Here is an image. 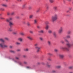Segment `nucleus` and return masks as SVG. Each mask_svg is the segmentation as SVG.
<instances>
[{
	"label": "nucleus",
	"mask_w": 73,
	"mask_h": 73,
	"mask_svg": "<svg viewBox=\"0 0 73 73\" xmlns=\"http://www.w3.org/2000/svg\"><path fill=\"white\" fill-rule=\"evenodd\" d=\"M63 39H64L65 41L68 42L66 44V45H67V47H61L60 48V49H62L63 50V51H69V48H70L72 46H73V42L70 43L69 42L67 39H66V38L65 37H63Z\"/></svg>",
	"instance_id": "f257e3e1"
},
{
	"label": "nucleus",
	"mask_w": 73,
	"mask_h": 73,
	"mask_svg": "<svg viewBox=\"0 0 73 73\" xmlns=\"http://www.w3.org/2000/svg\"><path fill=\"white\" fill-rule=\"evenodd\" d=\"M0 41H1L3 43H0V46L1 48H7L8 46L4 44V43L5 42V41L2 38H0Z\"/></svg>",
	"instance_id": "f03ea898"
},
{
	"label": "nucleus",
	"mask_w": 73,
	"mask_h": 73,
	"mask_svg": "<svg viewBox=\"0 0 73 73\" xmlns=\"http://www.w3.org/2000/svg\"><path fill=\"white\" fill-rule=\"evenodd\" d=\"M58 17V15L56 14L54 16L52 17L51 18V21L52 22H54L55 21H56L57 20Z\"/></svg>",
	"instance_id": "7ed1b4c3"
},
{
	"label": "nucleus",
	"mask_w": 73,
	"mask_h": 73,
	"mask_svg": "<svg viewBox=\"0 0 73 73\" xmlns=\"http://www.w3.org/2000/svg\"><path fill=\"white\" fill-rule=\"evenodd\" d=\"M38 43H36L34 45V46L35 47V48L36 49V52L37 53H38V52H39L40 50V47L37 46H38Z\"/></svg>",
	"instance_id": "20e7f679"
},
{
	"label": "nucleus",
	"mask_w": 73,
	"mask_h": 73,
	"mask_svg": "<svg viewBox=\"0 0 73 73\" xmlns=\"http://www.w3.org/2000/svg\"><path fill=\"white\" fill-rule=\"evenodd\" d=\"M63 29H64V28L62 27H60V29L58 31L59 33H61L62 31H63Z\"/></svg>",
	"instance_id": "39448f33"
},
{
	"label": "nucleus",
	"mask_w": 73,
	"mask_h": 73,
	"mask_svg": "<svg viewBox=\"0 0 73 73\" xmlns=\"http://www.w3.org/2000/svg\"><path fill=\"white\" fill-rule=\"evenodd\" d=\"M27 38L28 39H29V40H33V38L30 36H28L27 37Z\"/></svg>",
	"instance_id": "423d86ee"
},
{
	"label": "nucleus",
	"mask_w": 73,
	"mask_h": 73,
	"mask_svg": "<svg viewBox=\"0 0 73 73\" xmlns=\"http://www.w3.org/2000/svg\"><path fill=\"white\" fill-rule=\"evenodd\" d=\"M9 25L10 27L13 25V23L12 21H10L9 22Z\"/></svg>",
	"instance_id": "0eeeda50"
},
{
	"label": "nucleus",
	"mask_w": 73,
	"mask_h": 73,
	"mask_svg": "<svg viewBox=\"0 0 73 73\" xmlns=\"http://www.w3.org/2000/svg\"><path fill=\"white\" fill-rule=\"evenodd\" d=\"M59 56L61 58H63L64 57V56L63 54H60L59 55Z\"/></svg>",
	"instance_id": "6e6552de"
},
{
	"label": "nucleus",
	"mask_w": 73,
	"mask_h": 73,
	"mask_svg": "<svg viewBox=\"0 0 73 73\" xmlns=\"http://www.w3.org/2000/svg\"><path fill=\"white\" fill-rule=\"evenodd\" d=\"M34 24H36L37 23V20L35 19L34 20Z\"/></svg>",
	"instance_id": "1a4fd4ad"
},
{
	"label": "nucleus",
	"mask_w": 73,
	"mask_h": 73,
	"mask_svg": "<svg viewBox=\"0 0 73 73\" xmlns=\"http://www.w3.org/2000/svg\"><path fill=\"white\" fill-rule=\"evenodd\" d=\"M47 44L48 45H51L52 43H51V41L48 40L47 42Z\"/></svg>",
	"instance_id": "9d476101"
},
{
	"label": "nucleus",
	"mask_w": 73,
	"mask_h": 73,
	"mask_svg": "<svg viewBox=\"0 0 73 73\" xmlns=\"http://www.w3.org/2000/svg\"><path fill=\"white\" fill-rule=\"evenodd\" d=\"M18 40L19 41H20L21 42H22V41H23V39L21 38H18Z\"/></svg>",
	"instance_id": "9b49d317"
},
{
	"label": "nucleus",
	"mask_w": 73,
	"mask_h": 73,
	"mask_svg": "<svg viewBox=\"0 0 73 73\" xmlns=\"http://www.w3.org/2000/svg\"><path fill=\"white\" fill-rule=\"evenodd\" d=\"M48 28H49V25H47L45 27V29L46 30H48Z\"/></svg>",
	"instance_id": "f8f14e48"
},
{
	"label": "nucleus",
	"mask_w": 73,
	"mask_h": 73,
	"mask_svg": "<svg viewBox=\"0 0 73 73\" xmlns=\"http://www.w3.org/2000/svg\"><path fill=\"white\" fill-rule=\"evenodd\" d=\"M49 1L50 3H53L54 2V0H49Z\"/></svg>",
	"instance_id": "ddd939ff"
},
{
	"label": "nucleus",
	"mask_w": 73,
	"mask_h": 73,
	"mask_svg": "<svg viewBox=\"0 0 73 73\" xmlns=\"http://www.w3.org/2000/svg\"><path fill=\"white\" fill-rule=\"evenodd\" d=\"M2 5L3 7H7V5L5 4H2Z\"/></svg>",
	"instance_id": "4468645a"
},
{
	"label": "nucleus",
	"mask_w": 73,
	"mask_h": 73,
	"mask_svg": "<svg viewBox=\"0 0 73 73\" xmlns=\"http://www.w3.org/2000/svg\"><path fill=\"white\" fill-rule=\"evenodd\" d=\"M39 33H44V30H41L39 31Z\"/></svg>",
	"instance_id": "2eb2a0df"
},
{
	"label": "nucleus",
	"mask_w": 73,
	"mask_h": 73,
	"mask_svg": "<svg viewBox=\"0 0 73 73\" xmlns=\"http://www.w3.org/2000/svg\"><path fill=\"white\" fill-rule=\"evenodd\" d=\"M53 35L54 37H56V36H57V35L56 34V32H54L53 33Z\"/></svg>",
	"instance_id": "dca6fc26"
},
{
	"label": "nucleus",
	"mask_w": 73,
	"mask_h": 73,
	"mask_svg": "<svg viewBox=\"0 0 73 73\" xmlns=\"http://www.w3.org/2000/svg\"><path fill=\"white\" fill-rule=\"evenodd\" d=\"M8 31H9V32H12V29L11 28H9L8 29Z\"/></svg>",
	"instance_id": "f3484780"
},
{
	"label": "nucleus",
	"mask_w": 73,
	"mask_h": 73,
	"mask_svg": "<svg viewBox=\"0 0 73 73\" xmlns=\"http://www.w3.org/2000/svg\"><path fill=\"white\" fill-rule=\"evenodd\" d=\"M10 52L11 53H15V51L13 50H10Z\"/></svg>",
	"instance_id": "a211bd4d"
},
{
	"label": "nucleus",
	"mask_w": 73,
	"mask_h": 73,
	"mask_svg": "<svg viewBox=\"0 0 73 73\" xmlns=\"http://www.w3.org/2000/svg\"><path fill=\"white\" fill-rule=\"evenodd\" d=\"M12 33L13 35H16L17 34V31L13 32Z\"/></svg>",
	"instance_id": "6ab92c4d"
},
{
	"label": "nucleus",
	"mask_w": 73,
	"mask_h": 73,
	"mask_svg": "<svg viewBox=\"0 0 73 73\" xmlns=\"http://www.w3.org/2000/svg\"><path fill=\"white\" fill-rule=\"evenodd\" d=\"M55 10H57V6H55L53 7V8Z\"/></svg>",
	"instance_id": "aec40b11"
},
{
	"label": "nucleus",
	"mask_w": 73,
	"mask_h": 73,
	"mask_svg": "<svg viewBox=\"0 0 73 73\" xmlns=\"http://www.w3.org/2000/svg\"><path fill=\"white\" fill-rule=\"evenodd\" d=\"M16 45H20L21 44L20 43V42H16Z\"/></svg>",
	"instance_id": "412c9836"
},
{
	"label": "nucleus",
	"mask_w": 73,
	"mask_h": 73,
	"mask_svg": "<svg viewBox=\"0 0 73 73\" xmlns=\"http://www.w3.org/2000/svg\"><path fill=\"white\" fill-rule=\"evenodd\" d=\"M33 15H30V16L29 17V18L30 19H32V17H33Z\"/></svg>",
	"instance_id": "4be33fe9"
},
{
	"label": "nucleus",
	"mask_w": 73,
	"mask_h": 73,
	"mask_svg": "<svg viewBox=\"0 0 73 73\" xmlns=\"http://www.w3.org/2000/svg\"><path fill=\"white\" fill-rule=\"evenodd\" d=\"M6 20L7 22H10V21H9V19H6Z\"/></svg>",
	"instance_id": "5701e85b"
},
{
	"label": "nucleus",
	"mask_w": 73,
	"mask_h": 73,
	"mask_svg": "<svg viewBox=\"0 0 73 73\" xmlns=\"http://www.w3.org/2000/svg\"><path fill=\"white\" fill-rule=\"evenodd\" d=\"M56 68H58V69H59V68H61V66H58L56 67Z\"/></svg>",
	"instance_id": "b1692460"
},
{
	"label": "nucleus",
	"mask_w": 73,
	"mask_h": 73,
	"mask_svg": "<svg viewBox=\"0 0 73 73\" xmlns=\"http://www.w3.org/2000/svg\"><path fill=\"white\" fill-rule=\"evenodd\" d=\"M26 68L27 69H31L32 68L30 66H27L26 67Z\"/></svg>",
	"instance_id": "393cba45"
},
{
	"label": "nucleus",
	"mask_w": 73,
	"mask_h": 73,
	"mask_svg": "<svg viewBox=\"0 0 73 73\" xmlns=\"http://www.w3.org/2000/svg\"><path fill=\"white\" fill-rule=\"evenodd\" d=\"M27 25L29 26L30 25H31V23H30L29 22H27Z\"/></svg>",
	"instance_id": "a878e982"
},
{
	"label": "nucleus",
	"mask_w": 73,
	"mask_h": 73,
	"mask_svg": "<svg viewBox=\"0 0 73 73\" xmlns=\"http://www.w3.org/2000/svg\"><path fill=\"white\" fill-rule=\"evenodd\" d=\"M20 34L22 36H24V34L23 32H21L20 33Z\"/></svg>",
	"instance_id": "bb28decb"
},
{
	"label": "nucleus",
	"mask_w": 73,
	"mask_h": 73,
	"mask_svg": "<svg viewBox=\"0 0 73 73\" xmlns=\"http://www.w3.org/2000/svg\"><path fill=\"white\" fill-rule=\"evenodd\" d=\"M54 51L55 52H58V49H54Z\"/></svg>",
	"instance_id": "cd10ccee"
},
{
	"label": "nucleus",
	"mask_w": 73,
	"mask_h": 73,
	"mask_svg": "<svg viewBox=\"0 0 73 73\" xmlns=\"http://www.w3.org/2000/svg\"><path fill=\"white\" fill-rule=\"evenodd\" d=\"M29 33H31V34H33V31H29Z\"/></svg>",
	"instance_id": "c85d7f7f"
},
{
	"label": "nucleus",
	"mask_w": 73,
	"mask_h": 73,
	"mask_svg": "<svg viewBox=\"0 0 73 73\" xmlns=\"http://www.w3.org/2000/svg\"><path fill=\"white\" fill-rule=\"evenodd\" d=\"M39 39L40 41H42L43 40V38L41 37H40L39 38Z\"/></svg>",
	"instance_id": "c756f323"
},
{
	"label": "nucleus",
	"mask_w": 73,
	"mask_h": 73,
	"mask_svg": "<svg viewBox=\"0 0 73 73\" xmlns=\"http://www.w3.org/2000/svg\"><path fill=\"white\" fill-rule=\"evenodd\" d=\"M24 50L25 51H28L29 50V49H28V48H26Z\"/></svg>",
	"instance_id": "7c9ffc66"
},
{
	"label": "nucleus",
	"mask_w": 73,
	"mask_h": 73,
	"mask_svg": "<svg viewBox=\"0 0 73 73\" xmlns=\"http://www.w3.org/2000/svg\"><path fill=\"white\" fill-rule=\"evenodd\" d=\"M66 37L68 38H70V35H67L66 36Z\"/></svg>",
	"instance_id": "2f4dec72"
},
{
	"label": "nucleus",
	"mask_w": 73,
	"mask_h": 73,
	"mask_svg": "<svg viewBox=\"0 0 73 73\" xmlns=\"http://www.w3.org/2000/svg\"><path fill=\"white\" fill-rule=\"evenodd\" d=\"M40 10V9L39 8L36 11V12H39Z\"/></svg>",
	"instance_id": "473e14b6"
},
{
	"label": "nucleus",
	"mask_w": 73,
	"mask_h": 73,
	"mask_svg": "<svg viewBox=\"0 0 73 73\" xmlns=\"http://www.w3.org/2000/svg\"><path fill=\"white\" fill-rule=\"evenodd\" d=\"M45 24H49V22L48 21H46L45 22Z\"/></svg>",
	"instance_id": "72a5a7b5"
},
{
	"label": "nucleus",
	"mask_w": 73,
	"mask_h": 73,
	"mask_svg": "<svg viewBox=\"0 0 73 73\" xmlns=\"http://www.w3.org/2000/svg\"><path fill=\"white\" fill-rule=\"evenodd\" d=\"M47 66L48 67H50V65L48 64V63H47L46 64Z\"/></svg>",
	"instance_id": "f704fd0d"
},
{
	"label": "nucleus",
	"mask_w": 73,
	"mask_h": 73,
	"mask_svg": "<svg viewBox=\"0 0 73 73\" xmlns=\"http://www.w3.org/2000/svg\"><path fill=\"white\" fill-rule=\"evenodd\" d=\"M0 9V10H1V11H4V10H5V9L3 8H1Z\"/></svg>",
	"instance_id": "c9c22d12"
},
{
	"label": "nucleus",
	"mask_w": 73,
	"mask_h": 73,
	"mask_svg": "<svg viewBox=\"0 0 73 73\" xmlns=\"http://www.w3.org/2000/svg\"><path fill=\"white\" fill-rule=\"evenodd\" d=\"M37 28L38 29H40V26L39 25H38L37 26Z\"/></svg>",
	"instance_id": "e433bc0d"
},
{
	"label": "nucleus",
	"mask_w": 73,
	"mask_h": 73,
	"mask_svg": "<svg viewBox=\"0 0 73 73\" xmlns=\"http://www.w3.org/2000/svg\"><path fill=\"white\" fill-rule=\"evenodd\" d=\"M52 73H56V71L55 70H53L52 71Z\"/></svg>",
	"instance_id": "4c0bfd02"
},
{
	"label": "nucleus",
	"mask_w": 73,
	"mask_h": 73,
	"mask_svg": "<svg viewBox=\"0 0 73 73\" xmlns=\"http://www.w3.org/2000/svg\"><path fill=\"white\" fill-rule=\"evenodd\" d=\"M60 42H61V43H62V44H64V41L63 40H61L60 41Z\"/></svg>",
	"instance_id": "58836bf2"
},
{
	"label": "nucleus",
	"mask_w": 73,
	"mask_h": 73,
	"mask_svg": "<svg viewBox=\"0 0 73 73\" xmlns=\"http://www.w3.org/2000/svg\"><path fill=\"white\" fill-rule=\"evenodd\" d=\"M48 33H52V31H51L50 30L48 31Z\"/></svg>",
	"instance_id": "ea45409f"
},
{
	"label": "nucleus",
	"mask_w": 73,
	"mask_h": 73,
	"mask_svg": "<svg viewBox=\"0 0 73 73\" xmlns=\"http://www.w3.org/2000/svg\"><path fill=\"white\" fill-rule=\"evenodd\" d=\"M73 68V67L72 66H70L69 67V69H72Z\"/></svg>",
	"instance_id": "a19ab883"
},
{
	"label": "nucleus",
	"mask_w": 73,
	"mask_h": 73,
	"mask_svg": "<svg viewBox=\"0 0 73 73\" xmlns=\"http://www.w3.org/2000/svg\"><path fill=\"white\" fill-rule=\"evenodd\" d=\"M9 21H11V20H12V18H9Z\"/></svg>",
	"instance_id": "79ce46f5"
},
{
	"label": "nucleus",
	"mask_w": 73,
	"mask_h": 73,
	"mask_svg": "<svg viewBox=\"0 0 73 73\" xmlns=\"http://www.w3.org/2000/svg\"><path fill=\"white\" fill-rule=\"evenodd\" d=\"M0 19H2V20H4V19H5L4 17H1L0 18Z\"/></svg>",
	"instance_id": "37998d69"
},
{
	"label": "nucleus",
	"mask_w": 73,
	"mask_h": 73,
	"mask_svg": "<svg viewBox=\"0 0 73 73\" xmlns=\"http://www.w3.org/2000/svg\"><path fill=\"white\" fill-rule=\"evenodd\" d=\"M47 60H48V61H50L51 60V59H50V58H48L47 59Z\"/></svg>",
	"instance_id": "c03bdc74"
},
{
	"label": "nucleus",
	"mask_w": 73,
	"mask_h": 73,
	"mask_svg": "<svg viewBox=\"0 0 73 73\" xmlns=\"http://www.w3.org/2000/svg\"><path fill=\"white\" fill-rule=\"evenodd\" d=\"M5 39L6 40H8V38L7 37H5Z\"/></svg>",
	"instance_id": "a18cd8bd"
},
{
	"label": "nucleus",
	"mask_w": 73,
	"mask_h": 73,
	"mask_svg": "<svg viewBox=\"0 0 73 73\" xmlns=\"http://www.w3.org/2000/svg\"><path fill=\"white\" fill-rule=\"evenodd\" d=\"M23 63L24 64H27V62L24 61Z\"/></svg>",
	"instance_id": "49530a36"
},
{
	"label": "nucleus",
	"mask_w": 73,
	"mask_h": 73,
	"mask_svg": "<svg viewBox=\"0 0 73 73\" xmlns=\"http://www.w3.org/2000/svg\"><path fill=\"white\" fill-rule=\"evenodd\" d=\"M15 59H16V60H19V58L17 57H15Z\"/></svg>",
	"instance_id": "de8ad7c7"
},
{
	"label": "nucleus",
	"mask_w": 73,
	"mask_h": 73,
	"mask_svg": "<svg viewBox=\"0 0 73 73\" xmlns=\"http://www.w3.org/2000/svg\"><path fill=\"white\" fill-rule=\"evenodd\" d=\"M23 24H26V22L25 21L23 22Z\"/></svg>",
	"instance_id": "09e8293b"
},
{
	"label": "nucleus",
	"mask_w": 73,
	"mask_h": 73,
	"mask_svg": "<svg viewBox=\"0 0 73 73\" xmlns=\"http://www.w3.org/2000/svg\"><path fill=\"white\" fill-rule=\"evenodd\" d=\"M9 48H11V49H12V48H13V46H10Z\"/></svg>",
	"instance_id": "8fccbe9b"
},
{
	"label": "nucleus",
	"mask_w": 73,
	"mask_h": 73,
	"mask_svg": "<svg viewBox=\"0 0 73 73\" xmlns=\"http://www.w3.org/2000/svg\"><path fill=\"white\" fill-rule=\"evenodd\" d=\"M23 57H24V58H25V57H26V56L25 55H23Z\"/></svg>",
	"instance_id": "3c124183"
},
{
	"label": "nucleus",
	"mask_w": 73,
	"mask_h": 73,
	"mask_svg": "<svg viewBox=\"0 0 73 73\" xmlns=\"http://www.w3.org/2000/svg\"><path fill=\"white\" fill-rule=\"evenodd\" d=\"M15 14V13L14 12H13L11 13V15H13Z\"/></svg>",
	"instance_id": "603ef678"
},
{
	"label": "nucleus",
	"mask_w": 73,
	"mask_h": 73,
	"mask_svg": "<svg viewBox=\"0 0 73 73\" xmlns=\"http://www.w3.org/2000/svg\"><path fill=\"white\" fill-rule=\"evenodd\" d=\"M48 54L50 55V56H52V54H51V53H49Z\"/></svg>",
	"instance_id": "864d4df0"
},
{
	"label": "nucleus",
	"mask_w": 73,
	"mask_h": 73,
	"mask_svg": "<svg viewBox=\"0 0 73 73\" xmlns=\"http://www.w3.org/2000/svg\"><path fill=\"white\" fill-rule=\"evenodd\" d=\"M10 15V13H7V15Z\"/></svg>",
	"instance_id": "5fc2aeb1"
},
{
	"label": "nucleus",
	"mask_w": 73,
	"mask_h": 73,
	"mask_svg": "<svg viewBox=\"0 0 73 73\" xmlns=\"http://www.w3.org/2000/svg\"><path fill=\"white\" fill-rule=\"evenodd\" d=\"M69 10H71V9H72V8L71 7H70L69 8Z\"/></svg>",
	"instance_id": "6e6d98bb"
},
{
	"label": "nucleus",
	"mask_w": 73,
	"mask_h": 73,
	"mask_svg": "<svg viewBox=\"0 0 73 73\" xmlns=\"http://www.w3.org/2000/svg\"><path fill=\"white\" fill-rule=\"evenodd\" d=\"M25 4H24L23 5V7H25Z\"/></svg>",
	"instance_id": "4d7b16f0"
},
{
	"label": "nucleus",
	"mask_w": 73,
	"mask_h": 73,
	"mask_svg": "<svg viewBox=\"0 0 73 73\" xmlns=\"http://www.w3.org/2000/svg\"><path fill=\"white\" fill-rule=\"evenodd\" d=\"M47 9H49V7L47 6L46 7Z\"/></svg>",
	"instance_id": "13d9d810"
},
{
	"label": "nucleus",
	"mask_w": 73,
	"mask_h": 73,
	"mask_svg": "<svg viewBox=\"0 0 73 73\" xmlns=\"http://www.w3.org/2000/svg\"><path fill=\"white\" fill-rule=\"evenodd\" d=\"M16 18L17 19H19V17H17Z\"/></svg>",
	"instance_id": "bf43d9fd"
},
{
	"label": "nucleus",
	"mask_w": 73,
	"mask_h": 73,
	"mask_svg": "<svg viewBox=\"0 0 73 73\" xmlns=\"http://www.w3.org/2000/svg\"><path fill=\"white\" fill-rule=\"evenodd\" d=\"M29 9H31V8H32V7H29Z\"/></svg>",
	"instance_id": "052dcab7"
},
{
	"label": "nucleus",
	"mask_w": 73,
	"mask_h": 73,
	"mask_svg": "<svg viewBox=\"0 0 73 73\" xmlns=\"http://www.w3.org/2000/svg\"><path fill=\"white\" fill-rule=\"evenodd\" d=\"M20 50L19 49H18L17 50V51H20Z\"/></svg>",
	"instance_id": "680f3d73"
},
{
	"label": "nucleus",
	"mask_w": 73,
	"mask_h": 73,
	"mask_svg": "<svg viewBox=\"0 0 73 73\" xmlns=\"http://www.w3.org/2000/svg\"><path fill=\"white\" fill-rule=\"evenodd\" d=\"M69 12V11H66V12H67V13H68V12Z\"/></svg>",
	"instance_id": "e2e57ef3"
},
{
	"label": "nucleus",
	"mask_w": 73,
	"mask_h": 73,
	"mask_svg": "<svg viewBox=\"0 0 73 73\" xmlns=\"http://www.w3.org/2000/svg\"><path fill=\"white\" fill-rule=\"evenodd\" d=\"M69 73H73V72H69Z\"/></svg>",
	"instance_id": "0e129e2a"
},
{
	"label": "nucleus",
	"mask_w": 73,
	"mask_h": 73,
	"mask_svg": "<svg viewBox=\"0 0 73 73\" xmlns=\"http://www.w3.org/2000/svg\"><path fill=\"white\" fill-rule=\"evenodd\" d=\"M17 61L16 60H14V62H17Z\"/></svg>",
	"instance_id": "69168bd1"
},
{
	"label": "nucleus",
	"mask_w": 73,
	"mask_h": 73,
	"mask_svg": "<svg viewBox=\"0 0 73 73\" xmlns=\"http://www.w3.org/2000/svg\"><path fill=\"white\" fill-rule=\"evenodd\" d=\"M63 2L64 3H65V1L64 0H63Z\"/></svg>",
	"instance_id": "338daca9"
},
{
	"label": "nucleus",
	"mask_w": 73,
	"mask_h": 73,
	"mask_svg": "<svg viewBox=\"0 0 73 73\" xmlns=\"http://www.w3.org/2000/svg\"><path fill=\"white\" fill-rule=\"evenodd\" d=\"M70 33V32L68 33Z\"/></svg>",
	"instance_id": "774afa93"
}]
</instances>
